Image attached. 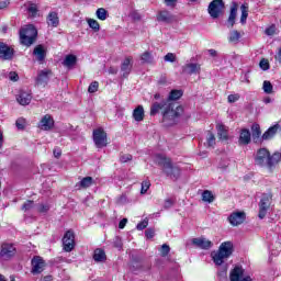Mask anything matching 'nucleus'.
<instances>
[{"label":"nucleus","instance_id":"nucleus-1","mask_svg":"<svg viewBox=\"0 0 281 281\" xmlns=\"http://www.w3.org/2000/svg\"><path fill=\"white\" fill-rule=\"evenodd\" d=\"M183 95L181 90H172L166 101L154 102L150 108V115L161 113L165 126H172L177 122V117L183 114V106L176 102Z\"/></svg>","mask_w":281,"mask_h":281},{"label":"nucleus","instance_id":"nucleus-2","mask_svg":"<svg viewBox=\"0 0 281 281\" xmlns=\"http://www.w3.org/2000/svg\"><path fill=\"white\" fill-rule=\"evenodd\" d=\"M20 43L21 45H25V47H30L34 45L36 41V36H38V31L32 24L24 25L20 29Z\"/></svg>","mask_w":281,"mask_h":281},{"label":"nucleus","instance_id":"nucleus-3","mask_svg":"<svg viewBox=\"0 0 281 281\" xmlns=\"http://www.w3.org/2000/svg\"><path fill=\"white\" fill-rule=\"evenodd\" d=\"M232 254H234V244L232 241H224L220 245L218 250L212 254L213 261L217 267H221Z\"/></svg>","mask_w":281,"mask_h":281},{"label":"nucleus","instance_id":"nucleus-4","mask_svg":"<svg viewBox=\"0 0 281 281\" xmlns=\"http://www.w3.org/2000/svg\"><path fill=\"white\" fill-rule=\"evenodd\" d=\"M155 164L161 166L164 172L169 177H179V168L172 166V160L165 155L158 154L154 157Z\"/></svg>","mask_w":281,"mask_h":281},{"label":"nucleus","instance_id":"nucleus-5","mask_svg":"<svg viewBox=\"0 0 281 281\" xmlns=\"http://www.w3.org/2000/svg\"><path fill=\"white\" fill-rule=\"evenodd\" d=\"M93 143L95 148H106L109 146V138L106 136V132L102 128H97L92 133Z\"/></svg>","mask_w":281,"mask_h":281},{"label":"nucleus","instance_id":"nucleus-6","mask_svg":"<svg viewBox=\"0 0 281 281\" xmlns=\"http://www.w3.org/2000/svg\"><path fill=\"white\" fill-rule=\"evenodd\" d=\"M14 256H16V247L12 243H2L0 246V259L11 260Z\"/></svg>","mask_w":281,"mask_h":281},{"label":"nucleus","instance_id":"nucleus-7","mask_svg":"<svg viewBox=\"0 0 281 281\" xmlns=\"http://www.w3.org/2000/svg\"><path fill=\"white\" fill-rule=\"evenodd\" d=\"M223 10H225V2L223 0H213L209 4L207 12L212 19H218Z\"/></svg>","mask_w":281,"mask_h":281},{"label":"nucleus","instance_id":"nucleus-8","mask_svg":"<svg viewBox=\"0 0 281 281\" xmlns=\"http://www.w3.org/2000/svg\"><path fill=\"white\" fill-rule=\"evenodd\" d=\"M231 281H251V277L245 276V270L240 266H236L229 274Z\"/></svg>","mask_w":281,"mask_h":281},{"label":"nucleus","instance_id":"nucleus-9","mask_svg":"<svg viewBox=\"0 0 281 281\" xmlns=\"http://www.w3.org/2000/svg\"><path fill=\"white\" fill-rule=\"evenodd\" d=\"M255 164L261 166V168H268L269 166V150L267 148H261L257 151L255 158Z\"/></svg>","mask_w":281,"mask_h":281},{"label":"nucleus","instance_id":"nucleus-10","mask_svg":"<svg viewBox=\"0 0 281 281\" xmlns=\"http://www.w3.org/2000/svg\"><path fill=\"white\" fill-rule=\"evenodd\" d=\"M271 206V195L263 194L259 202V218H265L267 216V212H269V207Z\"/></svg>","mask_w":281,"mask_h":281},{"label":"nucleus","instance_id":"nucleus-11","mask_svg":"<svg viewBox=\"0 0 281 281\" xmlns=\"http://www.w3.org/2000/svg\"><path fill=\"white\" fill-rule=\"evenodd\" d=\"M32 270L33 276H38V273H43L45 271V260L42 259L41 256H35L32 261Z\"/></svg>","mask_w":281,"mask_h":281},{"label":"nucleus","instance_id":"nucleus-12","mask_svg":"<svg viewBox=\"0 0 281 281\" xmlns=\"http://www.w3.org/2000/svg\"><path fill=\"white\" fill-rule=\"evenodd\" d=\"M245 218H247L245 212L237 211L233 212L227 220L233 227H238V225H243V223H245Z\"/></svg>","mask_w":281,"mask_h":281},{"label":"nucleus","instance_id":"nucleus-13","mask_svg":"<svg viewBox=\"0 0 281 281\" xmlns=\"http://www.w3.org/2000/svg\"><path fill=\"white\" fill-rule=\"evenodd\" d=\"M74 232L67 231L63 238L64 251H74L75 243Z\"/></svg>","mask_w":281,"mask_h":281},{"label":"nucleus","instance_id":"nucleus-14","mask_svg":"<svg viewBox=\"0 0 281 281\" xmlns=\"http://www.w3.org/2000/svg\"><path fill=\"white\" fill-rule=\"evenodd\" d=\"M14 56V49L8 46L5 43L0 42V58L3 60H11Z\"/></svg>","mask_w":281,"mask_h":281},{"label":"nucleus","instance_id":"nucleus-15","mask_svg":"<svg viewBox=\"0 0 281 281\" xmlns=\"http://www.w3.org/2000/svg\"><path fill=\"white\" fill-rule=\"evenodd\" d=\"M182 71L189 76L201 74V64L187 63L184 66H182Z\"/></svg>","mask_w":281,"mask_h":281},{"label":"nucleus","instance_id":"nucleus-16","mask_svg":"<svg viewBox=\"0 0 281 281\" xmlns=\"http://www.w3.org/2000/svg\"><path fill=\"white\" fill-rule=\"evenodd\" d=\"M192 245L199 247L200 249H212L214 244L204 237H198L192 239Z\"/></svg>","mask_w":281,"mask_h":281},{"label":"nucleus","instance_id":"nucleus-17","mask_svg":"<svg viewBox=\"0 0 281 281\" xmlns=\"http://www.w3.org/2000/svg\"><path fill=\"white\" fill-rule=\"evenodd\" d=\"M16 100L22 106H27L32 102V93L21 90L16 95Z\"/></svg>","mask_w":281,"mask_h":281},{"label":"nucleus","instance_id":"nucleus-18","mask_svg":"<svg viewBox=\"0 0 281 281\" xmlns=\"http://www.w3.org/2000/svg\"><path fill=\"white\" fill-rule=\"evenodd\" d=\"M41 131H52L54 128V119L49 114L43 116L40 122Z\"/></svg>","mask_w":281,"mask_h":281},{"label":"nucleus","instance_id":"nucleus-19","mask_svg":"<svg viewBox=\"0 0 281 281\" xmlns=\"http://www.w3.org/2000/svg\"><path fill=\"white\" fill-rule=\"evenodd\" d=\"M46 23L49 27H57L58 25H60V19L58 18V13L56 11L49 12L46 18Z\"/></svg>","mask_w":281,"mask_h":281},{"label":"nucleus","instance_id":"nucleus-20","mask_svg":"<svg viewBox=\"0 0 281 281\" xmlns=\"http://www.w3.org/2000/svg\"><path fill=\"white\" fill-rule=\"evenodd\" d=\"M133 69V57H126L122 65H121V71L123 72L124 78L131 74Z\"/></svg>","mask_w":281,"mask_h":281},{"label":"nucleus","instance_id":"nucleus-21","mask_svg":"<svg viewBox=\"0 0 281 281\" xmlns=\"http://www.w3.org/2000/svg\"><path fill=\"white\" fill-rule=\"evenodd\" d=\"M49 74H52L50 70H42L38 72V76L36 78V85L38 87H45L49 80Z\"/></svg>","mask_w":281,"mask_h":281},{"label":"nucleus","instance_id":"nucleus-22","mask_svg":"<svg viewBox=\"0 0 281 281\" xmlns=\"http://www.w3.org/2000/svg\"><path fill=\"white\" fill-rule=\"evenodd\" d=\"M216 130H217V136L220 139L227 142L229 139V134H228V128L225 126L223 123H217L216 124Z\"/></svg>","mask_w":281,"mask_h":281},{"label":"nucleus","instance_id":"nucleus-23","mask_svg":"<svg viewBox=\"0 0 281 281\" xmlns=\"http://www.w3.org/2000/svg\"><path fill=\"white\" fill-rule=\"evenodd\" d=\"M33 55L38 63H43V60H45V56H47V50H45L43 45H37L33 50Z\"/></svg>","mask_w":281,"mask_h":281},{"label":"nucleus","instance_id":"nucleus-24","mask_svg":"<svg viewBox=\"0 0 281 281\" xmlns=\"http://www.w3.org/2000/svg\"><path fill=\"white\" fill-rule=\"evenodd\" d=\"M249 142H251V132L247 128L241 130L239 134V144L247 145Z\"/></svg>","mask_w":281,"mask_h":281},{"label":"nucleus","instance_id":"nucleus-25","mask_svg":"<svg viewBox=\"0 0 281 281\" xmlns=\"http://www.w3.org/2000/svg\"><path fill=\"white\" fill-rule=\"evenodd\" d=\"M281 159V154L280 153H274L272 156L269 154L268 158V168L271 170L274 166H278L280 164Z\"/></svg>","mask_w":281,"mask_h":281},{"label":"nucleus","instance_id":"nucleus-26","mask_svg":"<svg viewBox=\"0 0 281 281\" xmlns=\"http://www.w3.org/2000/svg\"><path fill=\"white\" fill-rule=\"evenodd\" d=\"M237 14H238V4L234 3L231 7V13H229V16H228V23H229L231 27H234V23H236Z\"/></svg>","mask_w":281,"mask_h":281},{"label":"nucleus","instance_id":"nucleus-27","mask_svg":"<svg viewBox=\"0 0 281 281\" xmlns=\"http://www.w3.org/2000/svg\"><path fill=\"white\" fill-rule=\"evenodd\" d=\"M76 63H78V57H76V55H67L63 61V65L64 67L71 69V67L76 66Z\"/></svg>","mask_w":281,"mask_h":281},{"label":"nucleus","instance_id":"nucleus-28","mask_svg":"<svg viewBox=\"0 0 281 281\" xmlns=\"http://www.w3.org/2000/svg\"><path fill=\"white\" fill-rule=\"evenodd\" d=\"M133 117L135 122H144V106L138 105L134 111H133Z\"/></svg>","mask_w":281,"mask_h":281},{"label":"nucleus","instance_id":"nucleus-29","mask_svg":"<svg viewBox=\"0 0 281 281\" xmlns=\"http://www.w3.org/2000/svg\"><path fill=\"white\" fill-rule=\"evenodd\" d=\"M240 10H241L240 24L245 25V23H247V18L249 16V4L247 3L241 4Z\"/></svg>","mask_w":281,"mask_h":281},{"label":"nucleus","instance_id":"nucleus-30","mask_svg":"<svg viewBox=\"0 0 281 281\" xmlns=\"http://www.w3.org/2000/svg\"><path fill=\"white\" fill-rule=\"evenodd\" d=\"M157 21H161L162 23H170L172 21V14L168 11H160L157 16Z\"/></svg>","mask_w":281,"mask_h":281},{"label":"nucleus","instance_id":"nucleus-31","mask_svg":"<svg viewBox=\"0 0 281 281\" xmlns=\"http://www.w3.org/2000/svg\"><path fill=\"white\" fill-rule=\"evenodd\" d=\"M278 128H280V125L271 126L268 131H266L262 135V139H272V137L278 133Z\"/></svg>","mask_w":281,"mask_h":281},{"label":"nucleus","instance_id":"nucleus-32","mask_svg":"<svg viewBox=\"0 0 281 281\" xmlns=\"http://www.w3.org/2000/svg\"><path fill=\"white\" fill-rule=\"evenodd\" d=\"M93 260L95 262H104V260H106V254L104 252V250L100 248L95 249L93 255Z\"/></svg>","mask_w":281,"mask_h":281},{"label":"nucleus","instance_id":"nucleus-33","mask_svg":"<svg viewBox=\"0 0 281 281\" xmlns=\"http://www.w3.org/2000/svg\"><path fill=\"white\" fill-rule=\"evenodd\" d=\"M251 133L254 142L258 143V140L260 139V135H262V132L260 131V125L252 124Z\"/></svg>","mask_w":281,"mask_h":281},{"label":"nucleus","instance_id":"nucleus-34","mask_svg":"<svg viewBox=\"0 0 281 281\" xmlns=\"http://www.w3.org/2000/svg\"><path fill=\"white\" fill-rule=\"evenodd\" d=\"M228 41L231 43H234L235 45L238 44L240 41V32H238L237 30L231 31L228 35Z\"/></svg>","mask_w":281,"mask_h":281},{"label":"nucleus","instance_id":"nucleus-35","mask_svg":"<svg viewBox=\"0 0 281 281\" xmlns=\"http://www.w3.org/2000/svg\"><path fill=\"white\" fill-rule=\"evenodd\" d=\"M202 201H204V203H214V194L212 193V191L210 190L203 191Z\"/></svg>","mask_w":281,"mask_h":281},{"label":"nucleus","instance_id":"nucleus-36","mask_svg":"<svg viewBox=\"0 0 281 281\" xmlns=\"http://www.w3.org/2000/svg\"><path fill=\"white\" fill-rule=\"evenodd\" d=\"M97 14V19H99V21H106V19L109 18V11H106V9L104 8H99L95 12Z\"/></svg>","mask_w":281,"mask_h":281},{"label":"nucleus","instance_id":"nucleus-37","mask_svg":"<svg viewBox=\"0 0 281 281\" xmlns=\"http://www.w3.org/2000/svg\"><path fill=\"white\" fill-rule=\"evenodd\" d=\"M140 60L143 63H147L148 65H151V63H155V57H153V54L149 52H145L140 56Z\"/></svg>","mask_w":281,"mask_h":281},{"label":"nucleus","instance_id":"nucleus-38","mask_svg":"<svg viewBox=\"0 0 281 281\" xmlns=\"http://www.w3.org/2000/svg\"><path fill=\"white\" fill-rule=\"evenodd\" d=\"M93 183V178L92 177H85L80 182H79V188H91Z\"/></svg>","mask_w":281,"mask_h":281},{"label":"nucleus","instance_id":"nucleus-39","mask_svg":"<svg viewBox=\"0 0 281 281\" xmlns=\"http://www.w3.org/2000/svg\"><path fill=\"white\" fill-rule=\"evenodd\" d=\"M263 93H267L270 95V93H273V85L269 80H265L262 85Z\"/></svg>","mask_w":281,"mask_h":281},{"label":"nucleus","instance_id":"nucleus-40","mask_svg":"<svg viewBox=\"0 0 281 281\" xmlns=\"http://www.w3.org/2000/svg\"><path fill=\"white\" fill-rule=\"evenodd\" d=\"M217 168L222 172H225V170H227V168H229V159L224 158V159L220 160Z\"/></svg>","mask_w":281,"mask_h":281},{"label":"nucleus","instance_id":"nucleus-41","mask_svg":"<svg viewBox=\"0 0 281 281\" xmlns=\"http://www.w3.org/2000/svg\"><path fill=\"white\" fill-rule=\"evenodd\" d=\"M50 210L49 203H40L37 205V212H40V214H47Z\"/></svg>","mask_w":281,"mask_h":281},{"label":"nucleus","instance_id":"nucleus-42","mask_svg":"<svg viewBox=\"0 0 281 281\" xmlns=\"http://www.w3.org/2000/svg\"><path fill=\"white\" fill-rule=\"evenodd\" d=\"M88 25L94 32H100V23H98L94 19H88Z\"/></svg>","mask_w":281,"mask_h":281},{"label":"nucleus","instance_id":"nucleus-43","mask_svg":"<svg viewBox=\"0 0 281 281\" xmlns=\"http://www.w3.org/2000/svg\"><path fill=\"white\" fill-rule=\"evenodd\" d=\"M33 209H34V201L32 200H27L22 205V212H30V210H33Z\"/></svg>","mask_w":281,"mask_h":281},{"label":"nucleus","instance_id":"nucleus-44","mask_svg":"<svg viewBox=\"0 0 281 281\" xmlns=\"http://www.w3.org/2000/svg\"><path fill=\"white\" fill-rule=\"evenodd\" d=\"M150 190V181L149 180H144L142 182V188H140V194H146Z\"/></svg>","mask_w":281,"mask_h":281},{"label":"nucleus","instance_id":"nucleus-45","mask_svg":"<svg viewBox=\"0 0 281 281\" xmlns=\"http://www.w3.org/2000/svg\"><path fill=\"white\" fill-rule=\"evenodd\" d=\"M165 63H176L177 61V55L175 53H168L164 57Z\"/></svg>","mask_w":281,"mask_h":281},{"label":"nucleus","instance_id":"nucleus-46","mask_svg":"<svg viewBox=\"0 0 281 281\" xmlns=\"http://www.w3.org/2000/svg\"><path fill=\"white\" fill-rule=\"evenodd\" d=\"M170 254V246H168L167 244H164L160 247V256H162V258H166V256H168Z\"/></svg>","mask_w":281,"mask_h":281},{"label":"nucleus","instance_id":"nucleus-47","mask_svg":"<svg viewBox=\"0 0 281 281\" xmlns=\"http://www.w3.org/2000/svg\"><path fill=\"white\" fill-rule=\"evenodd\" d=\"M206 144L210 148H212L214 146V144H216V137H214V134L209 133L207 138H206Z\"/></svg>","mask_w":281,"mask_h":281},{"label":"nucleus","instance_id":"nucleus-48","mask_svg":"<svg viewBox=\"0 0 281 281\" xmlns=\"http://www.w3.org/2000/svg\"><path fill=\"white\" fill-rule=\"evenodd\" d=\"M99 87H100V83L98 81H93L90 83V86L88 88V92L95 93L98 91Z\"/></svg>","mask_w":281,"mask_h":281},{"label":"nucleus","instance_id":"nucleus-49","mask_svg":"<svg viewBox=\"0 0 281 281\" xmlns=\"http://www.w3.org/2000/svg\"><path fill=\"white\" fill-rule=\"evenodd\" d=\"M259 67H260V69H262V71H268L269 60L268 59H261L260 63H259Z\"/></svg>","mask_w":281,"mask_h":281},{"label":"nucleus","instance_id":"nucleus-50","mask_svg":"<svg viewBox=\"0 0 281 281\" xmlns=\"http://www.w3.org/2000/svg\"><path fill=\"white\" fill-rule=\"evenodd\" d=\"M265 34L267 36H273V34H276V25L272 24L269 27H267L266 31H265Z\"/></svg>","mask_w":281,"mask_h":281},{"label":"nucleus","instance_id":"nucleus-51","mask_svg":"<svg viewBox=\"0 0 281 281\" xmlns=\"http://www.w3.org/2000/svg\"><path fill=\"white\" fill-rule=\"evenodd\" d=\"M15 126L20 131H22V128H25V119H23V117L18 119L16 122H15Z\"/></svg>","mask_w":281,"mask_h":281},{"label":"nucleus","instance_id":"nucleus-52","mask_svg":"<svg viewBox=\"0 0 281 281\" xmlns=\"http://www.w3.org/2000/svg\"><path fill=\"white\" fill-rule=\"evenodd\" d=\"M227 100L231 104H234V102H238V100H240V94H229Z\"/></svg>","mask_w":281,"mask_h":281},{"label":"nucleus","instance_id":"nucleus-53","mask_svg":"<svg viewBox=\"0 0 281 281\" xmlns=\"http://www.w3.org/2000/svg\"><path fill=\"white\" fill-rule=\"evenodd\" d=\"M9 80H11L12 82H18L19 81V74L11 71L8 75Z\"/></svg>","mask_w":281,"mask_h":281},{"label":"nucleus","instance_id":"nucleus-54","mask_svg":"<svg viewBox=\"0 0 281 281\" xmlns=\"http://www.w3.org/2000/svg\"><path fill=\"white\" fill-rule=\"evenodd\" d=\"M173 205H175V200L172 199L165 200V204H164L165 210H170V207H172Z\"/></svg>","mask_w":281,"mask_h":281},{"label":"nucleus","instance_id":"nucleus-55","mask_svg":"<svg viewBox=\"0 0 281 281\" xmlns=\"http://www.w3.org/2000/svg\"><path fill=\"white\" fill-rule=\"evenodd\" d=\"M147 227H148V222L147 220H144L143 222L137 224L136 229L142 231V229H146Z\"/></svg>","mask_w":281,"mask_h":281},{"label":"nucleus","instance_id":"nucleus-56","mask_svg":"<svg viewBox=\"0 0 281 281\" xmlns=\"http://www.w3.org/2000/svg\"><path fill=\"white\" fill-rule=\"evenodd\" d=\"M131 159H133V156H131V154H125L121 156L120 161L122 164H126L127 161H131Z\"/></svg>","mask_w":281,"mask_h":281},{"label":"nucleus","instance_id":"nucleus-57","mask_svg":"<svg viewBox=\"0 0 281 281\" xmlns=\"http://www.w3.org/2000/svg\"><path fill=\"white\" fill-rule=\"evenodd\" d=\"M145 236L146 238H154L155 236V231L153 228H148L146 232H145Z\"/></svg>","mask_w":281,"mask_h":281},{"label":"nucleus","instance_id":"nucleus-58","mask_svg":"<svg viewBox=\"0 0 281 281\" xmlns=\"http://www.w3.org/2000/svg\"><path fill=\"white\" fill-rule=\"evenodd\" d=\"M165 3L168 8H175V5H177V0H165Z\"/></svg>","mask_w":281,"mask_h":281},{"label":"nucleus","instance_id":"nucleus-59","mask_svg":"<svg viewBox=\"0 0 281 281\" xmlns=\"http://www.w3.org/2000/svg\"><path fill=\"white\" fill-rule=\"evenodd\" d=\"M10 5V0L0 1V10H5Z\"/></svg>","mask_w":281,"mask_h":281},{"label":"nucleus","instance_id":"nucleus-60","mask_svg":"<svg viewBox=\"0 0 281 281\" xmlns=\"http://www.w3.org/2000/svg\"><path fill=\"white\" fill-rule=\"evenodd\" d=\"M128 223V220L127 218H123L120 221L119 223V228L120 229H124V227H126V224Z\"/></svg>","mask_w":281,"mask_h":281},{"label":"nucleus","instance_id":"nucleus-61","mask_svg":"<svg viewBox=\"0 0 281 281\" xmlns=\"http://www.w3.org/2000/svg\"><path fill=\"white\" fill-rule=\"evenodd\" d=\"M207 53L209 56H211L212 58H216V56H218V52H216V49L213 48L209 49Z\"/></svg>","mask_w":281,"mask_h":281},{"label":"nucleus","instance_id":"nucleus-62","mask_svg":"<svg viewBox=\"0 0 281 281\" xmlns=\"http://www.w3.org/2000/svg\"><path fill=\"white\" fill-rule=\"evenodd\" d=\"M29 12H32L33 15H34V14H36V12H38V9H36V5H31V7L29 8Z\"/></svg>","mask_w":281,"mask_h":281},{"label":"nucleus","instance_id":"nucleus-63","mask_svg":"<svg viewBox=\"0 0 281 281\" xmlns=\"http://www.w3.org/2000/svg\"><path fill=\"white\" fill-rule=\"evenodd\" d=\"M60 155H63L60 149H54V157H56V159H58L60 157Z\"/></svg>","mask_w":281,"mask_h":281},{"label":"nucleus","instance_id":"nucleus-64","mask_svg":"<svg viewBox=\"0 0 281 281\" xmlns=\"http://www.w3.org/2000/svg\"><path fill=\"white\" fill-rule=\"evenodd\" d=\"M3 148V132L0 130V150Z\"/></svg>","mask_w":281,"mask_h":281}]
</instances>
